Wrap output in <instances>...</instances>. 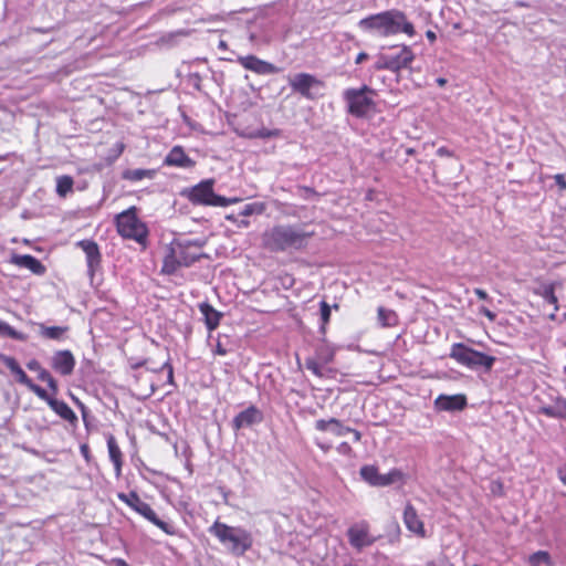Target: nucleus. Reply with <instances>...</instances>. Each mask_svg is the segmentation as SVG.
<instances>
[{"label": "nucleus", "instance_id": "45", "mask_svg": "<svg viewBox=\"0 0 566 566\" xmlns=\"http://www.w3.org/2000/svg\"><path fill=\"white\" fill-rule=\"evenodd\" d=\"M318 360L322 363V364H328L333 360L334 358V354L332 352H318Z\"/></svg>", "mask_w": 566, "mask_h": 566}, {"label": "nucleus", "instance_id": "38", "mask_svg": "<svg viewBox=\"0 0 566 566\" xmlns=\"http://www.w3.org/2000/svg\"><path fill=\"white\" fill-rule=\"evenodd\" d=\"M239 200H240L239 198H226V197L219 196L217 193H213L210 206L227 207V206L238 202Z\"/></svg>", "mask_w": 566, "mask_h": 566}, {"label": "nucleus", "instance_id": "53", "mask_svg": "<svg viewBox=\"0 0 566 566\" xmlns=\"http://www.w3.org/2000/svg\"><path fill=\"white\" fill-rule=\"evenodd\" d=\"M555 181L562 189H566V180L563 175H556Z\"/></svg>", "mask_w": 566, "mask_h": 566}, {"label": "nucleus", "instance_id": "60", "mask_svg": "<svg viewBox=\"0 0 566 566\" xmlns=\"http://www.w3.org/2000/svg\"><path fill=\"white\" fill-rule=\"evenodd\" d=\"M114 566H130L124 559L117 558L113 560Z\"/></svg>", "mask_w": 566, "mask_h": 566}, {"label": "nucleus", "instance_id": "31", "mask_svg": "<svg viewBox=\"0 0 566 566\" xmlns=\"http://www.w3.org/2000/svg\"><path fill=\"white\" fill-rule=\"evenodd\" d=\"M378 322L382 327H391L397 325L398 316L392 310L378 307Z\"/></svg>", "mask_w": 566, "mask_h": 566}, {"label": "nucleus", "instance_id": "13", "mask_svg": "<svg viewBox=\"0 0 566 566\" xmlns=\"http://www.w3.org/2000/svg\"><path fill=\"white\" fill-rule=\"evenodd\" d=\"M213 179H206L193 186L188 195V199L195 205L210 206L213 197Z\"/></svg>", "mask_w": 566, "mask_h": 566}, {"label": "nucleus", "instance_id": "28", "mask_svg": "<svg viewBox=\"0 0 566 566\" xmlns=\"http://www.w3.org/2000/svg\"><path fill=\"white\" fill-rule=\"evenodd\" d=\"M535 294L543 297L548 304L554 306V310H558V300L555 295V284H542L535 290Z\"/></svg>", "mask_w": 566, "mask_h": 566}, {"label": "nucleus", "instance_id": "8", "mask_svg": "<svg viewBox=\"0 0 566 566\" xmlns=\"http://www.w3.org/2000/svg\"><path fill=\"white\" fill-rule=\"evenodd\" d=\"M287 80L293 92L311 101L318 96L317 90L323 86L322 81L308 73H297Z\"/></svg>", "mask_w": 566, "mask_h": 566}, {"label": "nucleus", "instance_id": "18", "mask_svg": "<svg viewBox=\"0 0 566 566\" xmlns=\"http://www.w3.org/2000/svg\"><path fill=\"white\" fill-rule=\"evenodd\" d=\"M11 263L20 268H25L36 275H43L46 272L45 266L30 254H14L11 258Z\"/></svg>", "mask_w": 566, "mask_h": 566}, {"label": "nucleus", "instance_id": "1", "mask_svg": "<svg viewBox=\"0 0 566 566\" xmlns=\"http://www.w3.org/2000/svg\"><path fill=\"white\" fill-rule=\"evenodd\" d=\"M358 27L365 32L379 36H390L401 32L413 36L416 33L413 24L408 21L405 12L397 9L368 15L358 22Z\"/></svg>", "mask_w": 566, "mask_h": 566}, {"label": "nucleus", "instance_id": "9", "mask_svg": "<svg viewBox=\"0 0 566 566\" xmlns=\"http://www.w3.org/2000/svg\"><path fill=\"white\" fill-rule=\"evenodd\" d=\"M347 538L350 546L360 552L363 548L371 546L379 536L370 534V527L366 521H359L347 530Z\"/></svg>", "mask_w": 566, "mask_h": 566}, {"label": "nucleus", "instance_id": "35", "mask_svg": "<svg viewBox=\"0 0 566 566\" xmlns=\"http://www.w3.org/2000/svg\"><path fill=\"white\" fill-rule=\"evenodd\" d=\"M73 179L70 176H61L56 180V192L61 197H65L73 188Z\"/></svg>", "mask_w": 566, "mask_h": 566}, {"label": "nucleus", "instance_id": "10", "mask_svg": "<svg viewBox=\"0 0 566 566\" xmlns=\"http://www.w3.org/2000/svg\"><path fill=\"white\" fill-rule=\"evenodd\" d=\"M122 501H124L128 506H130L133 510L138 512L140 515H143L145 518H147L149 522H151L154 525L159 527L161 531H164L168 535H174L176 533L175 527L167 522L158 518L156 513L151 510V507L142 501V497H119Z\"/></svg>", "mask_w": 566, "mask_h": 566}, {"label": "nucleus", "instance_id": "51", "mask_svg": "<svg viewBox=\"0 0 566 566\" xmlns=\"http://www.w3.org/2000/svg\"><path fill=\"white\" fill-rule=\"evenodd\" d=\"M558 478L566 485V464H563L558 468Z\"/></svg>", "mask_w": 566, "mask_h": 566}, {"label": "nucleus", "instance_id": "52", "mask_svg": "<svg viewBox=\"0 0 566 566\" xmlns=\"http://www.w3.org/2000/svg\"><path fill=\"white\" fill-rule=\"evenodd\" d=\"M337 450H338V452H340L343 454H348L352 451V448L347 442H342L338 446Z\"/></svg>", "mask_w": 566, "mask_h": 566}, {"label": "nucleus", "instance_id": "55", "mask_svg": "<svg viewBox=\"0 0 566 566\" xmlns=\"http://www.w3.org/2000/svg\"><path fill=\"white\" fill-rule=\"evenodd\" d=\"M474 293H475V295H476L480 300H488V298H489V295H488V293H486L484 290L475 289V290H474Z\"/></svg>", "mask_w": 566, "mask_h": 566}, {"label": "nucleus", "instance_id": "22", "mask_svg": "<svg viewBox=\"0 0 566 566\" xmlns=\"http://www.w3.org/2000/svg\"><path fill=\"white\" fill-rule=\"evenodd\" d=\"M403 522L410 532L418 535L424 534L423 523L420 521L416 510L411 505H407L405 509Z\"/></svg>", "mask_w": 566, "mask_h": 566}, {"label": "nucleus", "instance_id": "24", "mask_svg": "<svg viewBox=\"0 0 566 566\" xmlns=\"http://www.w3.org/2000/svg\"><path fill=\"white\" fill-rule=\"evenodd\" d=\"M539 413L555 419H566V399L557 398L553 405L539 408Z\"/></svg>", "mask_w": 566, "mask_h": 566}, {"label": "nucleus", "instance_id": "59", "mask_svg": "<svg viewBox=\"0 0 566 566\" xmlns=\"http://www.w3.org/2000/svg\"><path fill=\"white\" fill-rule=\"evenodd\" d=\"M426 36H427V39H428L430 42H434V41H436V39H437L436 33H434L433 31H431V30H428V31L426 32Z\"/></svg>", "mask_w": 566, "mask_h": 566}, {"label": "nucleus", "instance_id": "4", "mask_svg": "<svg viewBox=\"0 0 566 566\" xmlns=\"http://www.w3.org/2000/svg\"><path fill=\"white\" fill-rule=\"evenodd\" d=\"M375 95V90L367 85H363L360 88L345 90L343 97L347 104V112L357 118L368 116L376 108V103L373 98Z\"/></svg>", "mask_w": 566, "mask_h": 566}, {"label": "nucleus", "instance_id": "7", "mask_svg": "<svg viewBox=\"0 0 566 566\" xmlns=\"http://www.w3.org/2000/svg\"><path fill=\"white\" fill-rule=\"evenodd\" d=\"M413 59L415 54L411 49L408 45H401L399 52L396 54H379L374 64V69L377 71L388 70L399 73L400 70L408 67Z\"/></svg>", "mask_w": 566, "mask_h": 566}, {"label": "nucleus", "instance_id": "17", "mask_svg": "<svg viewBox=\"0 0 566 566\" xmlns=\"http://www.w3.org/2000/svg\"><path fill=\"white\" fill-rule=\"evenodd\" d=\"M262 420V411L259 410L255 406H250L234 417V419L232 420V428L234 430H240L242 428L260 423Z\"/></svg>", "mask_w": 566, "mask_h": 566}, {"label": "nucleus", "instance_id": "40", "mask_svg": "<svg viewBox=\"0 0 566 566\" xmlns=\"http://www.w3.org/2000/svg\"><path fill=\"white\" fill-rule=\"evenodd\" d=\"M28 389H30L33 394H35L40 399L44 400L46 403H49L50 399H53V396H50L45 389L34 384L33 381L28 387Z\"/></svg>", "mask_w": 566, "mask_h": 566}, {"label": "nucleus", "instance_id": "39", "mask_svg": "<svg viewBox=\"0 0 566 566\" xmlns=\"http://www.w3.org/2000/svg\"><path fill=\"white\" fill-rule=\"evenodd\" d=\"M319 307H321V319H322L321 332L325 333V325L329 322V318H331V306L327 304V302L322 301L319 303Z\"/></svg>", "mask_w": 566, "mask_h": 566}, {"label": "nucleus", "instance_id": "36", "mask_svg": "<svg viewBox=\"0 0 566 566\" xmlns=\"http://www.w3.org/2000/svg\"><path fill=\"white\" fill-rule=\"evenodd\" d=\"M528 563L531 566H551V556L545 551H538L528 557Z\"/></svg>", "mask_w": 566, "mask_h": 566}, {"label": "nucleus", "instance_id": "21", "mask_svg": "<svg viewBox=\"0 0 566 566\" xmlns=\"http://www.w3.org/2000/svg\"><path fill=\"white\" fill-rule=\"evenodd\" d=\"M199 311L205 317V324L209 331L216 329L219 324L220 319L222 317V313L218 312L216 308H213L212 305H210L207 302H202L199 304Z\"/></svg>", "mask_w": 566, "mask_h": 566}, {"label": "nucleus", "instance_id": "47", "mask_svg": "<svg viewBox=\"0 0 566 566\" xmlns=\"http://www.w3.org/2000/svg\"><path fill=\"white\" fill-rule=\"evenodd\" d=\"M479 313L484 315L485 317H488L491 322L495 321V318H496V314L493 313L492 311H490L485 306H481L479 310Z\"/></svg>", "mask_w": 566, "mask_h": 566}, {"label": "nucleus", "instance_id": "11", "mask_svg": "<svg viewBox=\"0 0 566 566\" xmlns=\"http://www.w3.org/2000/svg\"><path fill=\"white\" fill-rule=\"evenodd\" d=\"M203 245L202 242L196 241H177L171 244L174 252L177 254V258L182 266L188 268L192 265L195 262L200 260L203 254L199 253L197 250L201 249Z\"/></svg>", "mask_w": 566, "mask_h": 566}, {"label": "nucleus", "instance_id": "30", "mask_svg": "<svg viewBox=\"0 0 566 566\" xmlns=\"http://www.w3.org/2000/svg\"><path fill=\"white\" fill-rule=\"evenodd\" d=\"M155 176V170L151 169H127L123 172V179L129 181H139L145 178L151 179Z\"/></svg>", "mask_w": 566, "mask_h": 566}, {"label": "nucleus", "instance_id": "25", "mask_svg": "<svg viewBox=\"0 0 566 566\" xmlns=\"http://www.w3.org/2000/svg\"><path fill=\"white\" fill-rule=\"evenodd\" d=\"M39 335L46 339L63 340L69 332V326H46L43 323L36 324Z\"/></svg>", "mask_w": 566, "mask_h": 566}, {"label": "nucleus", "instance_id": "64", "mask_svg": "<svg viewBox=\"0 0 566 566\" xmlns=\"http://www.w3.org/2000/svg\"><path fill=\"white\" fill-rule=\"evenodd\" d=\"M437 82L439 85H443L447 81L444 78H438Z\"/></svg>", "mask_w": 566, "mask_h": 566}, {"label": "nucleus", "instance_id": "61", "mask_svg": "<svg viewBox=\"0 0 566 566\" xmlns=\"http://www.w3.org/2000/svg\"><path fill=\"white\" fill-rule=\"evenodd\" d=\"M74 400H75V402L80 406V408L82 409L83 418L85 419V417H86V409H85V406H84L80 400H77V399H75V398H74Z\"/></svg>", "mask_w": 566, "mask_h": 566}, {"label": "nucleus", "instance_id": "46", "mask_svg": "<svg viewBox=\"0 0 566 566\" xmlns=\"http://www.w3.org/2000/svg\"><path fill=\"white\" fill-rule=\"evenodd\" d=\"M160 369H167V378H168V382L170 385L174 384V368L172 366L170 365L169 360L165 361L161 366H160Z\"/></svg>", "mask_w": 566, "mask_h": 566}, {"label": "nucleus", "instance_id": "32", "mask_svg": "<svg viewBox=\"0 0 566 566\" xmlns=\"http://www.w3.org/2000/svg\"><path fill=\"white\" fill-rule=\"evenodd\" d=\"M359 474L365 482L376 486V482L378 481L379 478V471L375 465L361 467L359 470Z\"/></svg>", "mask_w": 566, "mask_h": 566}, {"label": "nucleus", "instance_id": "44", "mask_svg": "<svg viewBox=\"0 0 566 566\" xmlns=\"http://www.w3.org/2000/svg\"><path fill=\"white\" fill-rule=\"evenodd\" d=\"M280 135V130L279 129H268V128H262L260 130H258L255 133V136L256 137H260V138H272V137H277Z\"/></svg>", "mask_w": 566, "mask_h": 566}, {"label": "nucleus", "instance_id": "41", "mask_svg": "<svg viewBox=\"0 0 566 566\" xmlns=\"http://www.w3.org/2000/svg\"><path fill=\"white\" fill-rule=\"evenodd\" d=\"M1 361L4 364V366L13 374L19 367H21L15 358L11 356H4L2 355L0 357Z\"/></svg>", "mask_w": 566, "mask_h": 566}, {"label": "nucleus", "instance_id": "54", "mask_svg": "<svg viewBox=\"0 0 566 566\" xmlns=\"http://www.w3.org/2000/svg\"><path fill=\"white\" fill-rule=\"evenodd\" d=\"M301 190L304 192L303 197L305 199H310L311 196L316 195L315 190L312 188H308V187H303V188H301Z\"/></svg>", "mask_w": 566, "mask_h": 566}, {"label": "nucleus", "instance_id": "48", "mask_svg": "<svg viewBox=\"0 0 566 566\" xmlns=\"http://www.w3.org/2000/svg\"><path fill=\"white\" fill-rule=\"evenodd\" d=\"M27 367L29 370L36 373L43 368L36 359H31L30 361H28Z\"/></svg>", "mask_w": 566, "mask_h": 566}, {"label": "nucleus", "instance_id": "33", "mask_svg": "<svg viewBox=\"0 0 566 566\" xmlns=\"http://www.w3.org/2000/svg\"><path fill=\"white\" fill-rule=\"evenodd\" d=\"M305 367L319 378L327 377L328 374L332 373L331 368L324 369L321 366L319 360L312 357L305 359Z\"/></svg>", "mask_w": 566, "mask_h": 566}, {"label": "nucleus", "instance_id": "19", "mask_svg": "<svg viewBox=\"0 0 566 566\" xmlns=\"http://www.w3.org/2000/svg\"><path fill=\"white\" fill-rule=\"evenodd\" d=\"M165 165L176 166L180 168H191L195 166V161L188 157L184 149L179 146H175L166 156Z\"/></svg>", "mask_w": 566, "mask_h": 566}, {"label": "nucleus", "instance_id": "5", "mask_svg": "<svg viewBox=\"0 0 566 566\" xmlns=\"http://www.w3.org/2000/svg\"><path fill=\"white\" fill-rule=\"evenodd\" d=\"M449 357L470 369L484 368L490 371L496 360L494 356L478 352L463 343H454L451 346Z\"/></svg>", "mask_w": 566, "mask_h": 566}, {"label": "nucleus", "instance_id": "56", "mask_svg": "<svg viewBox=\"0 0 566 566\" xmlns=\"http://www.w3.org/2000/svg\"><path fill=\"white\" fill-rule=\"evenodd\" d=\"M214 354L224 356L227 354V349L220 343H218L214 349Z\"/></svg>", "mask_w": 566, "mask_h": 566}, {"label": "nucleus", "instance_id": "16", "mask_svg": "<svg viewBox=\"0 0 566 566\" xmlns=\"http://www.w3.org/2000/svg\"><path fill=\"white\" fill-rule=\"evenodd\" d=\"M51 367L62 376H69L75 367V358L69 350H57L51 358Z\"/></svg>", "mask_w": 566, "mask_h": 566}, {"label": "nucleus", "instance_id": "43", "mask_svg": "<svg viewBox=\"0 0 566 566\" xmlns=\"http://www.w3.org/2000/svg\"><path fill=\"white\" fill-rule=\"evenodd\" d=\"M13 375L17 377V381L24 385L25 387H29L32 382V380L28 377V375L24 373V370L19 367Z\"/></svg>", "mask_w": 566, "mask_h": 566}, {"label": "nucleus", "instance_id": "50", "mask_svg": "<svg viewBox=\"0 0 566 566\" xmlns=\"http://www.w3.org/2000/svg\"><path fill=\"white\" fill-rule=\"evenodd\" d=\"M49 388L52 390V394L53 395H56L57 391H59V386H57V381L51 377L48 381H46Z\"/></svg>", "mask_w": 566, "mask_h": 566}, {"label": "nucleus", "instance_id": "42", "mask_svg": "<svg viewBox=\"0 0 566 566\" xmlns=\"http://www.w3.org/2000/svg\"><path fill=\"white\" fill-rule=\"evenodd\" d=\"M1 361L4 364V366L13 374L19 367H21L15 358L11 356H4L2 355L0 357Z\"/></svg>", "mask_w": 566, "mask_h": 566}, {"label": "nucleus", "instance_id": "37", "mask_svg": "<svg viewBox=\"0 0 566 566\" xmlns=\"http://www.w3.org/2000/svg\"><path fill=\"white\" fill-rule=\"evenodd\" d=\"M265 206L262 202H253L248 203L243 207L240 216H252V214H262L264 212Z\"/></svg>", "mask_w": 566, "mask_h": 566}, {"label": "nucleus", "instance_id": "6", "mask_svg": "<svg viewBox=\"0 0 566 566\" xmlns=\"http://www.w3.org/2000/svg\"><path fill=\"white\" fill-rule=\"evenodd\" d=\"M118 233L127 239L144 244L148 234L146 226L136 216V208L132 207L117 217Z\"/></svg>", "mask_w": 566, "mask_h": 566}, {"label": "nucleus", "instance_id": "3", "mask_svg": "<svg viewBox=\"0 0 566 566\" xmlns=\"http://www.w3.org/2000/svg\"><path fill=\"white\" fill-rule=\"evenodd\" d=\"M209 532L235 556L244 555L253 544L251 533L241 527H233L220 522H214L213 525L210 526Z\"/></svg>", "mask_w": 566, "mask_h": 566}, {"label": "nucleus", "instance_id": "23", "mask_svg": "<svg viewBox=\"0 0 566 566\" xmlns=\"http://www.w3.org/2000/svg\"><path fill=\"white\" fill-rule=\"evenodd\" d=\"M50 408L59 415L63 420L74 424L77 422V417L74 411L62 400L53 399L49 400Z\"/></svg>", "mask_w": 566, "mask_h": 566}, {"label": "nucleus", "instance_id": "15", "mask_svg": "<svg viewBox=\"0 0 566 566\" xmlns=\"http://www.w3.org/2000/svg\"><path fill=\"white\" fill-rule=\"evenodd\" d=\"M238 61L244 69L260 75L276 74L280 72L279 67L256 57L255 55L240 56Z\"/></svg>", "mask_w": 566, "mask_h": 566}, {"label": "nucleus", "instance_id": "63", "mask_svg": "<svg viewBox=\"0 0 566 566\" xmlns=\"http://www.w3.org/2000/svg\"><path fill=\"white\" fill-rule=\"evenodd\" d=\"M81 451H82V453H83L85 457H87V453H88V447H87L86 444H83V446L81 447Z\"/></svg>", "mask_w": 566, "mask_h": 566}, {"label": "nucleus", "instance_id": "62", "mask_svg": "<svg viewBox=\"0 0 566 566\" xmlns=\"http://www.w3.org/2000/svg\"><path fill=\"white\" fill-rule=\"evenodd\" d=\"M438 154H439V155H441V156H442V155H447V156H449V155H450V151H449L447 148L441 147V148H439V149H438Z\"/></svg>", "mask_w": 566, "mask_h": 566}, {"label": "nucleus", "instance_id": "2", "mask_svg": "<svg viewBox=\"0 0 566 566\" xmlns=\"http://www.w3.org/2000/svg\"><path fill=\"white\" fill-rule=\"evenodd\" d=\"M311 237L298 226L279 224L263 233L262 243L271 252H286L304 249Z\"/></svg>", "mask_w": 566, "mask_h": 566}, {"label": "nucleus", "instance_id": "12", "mask_svg": "<svg viewBox=\"0 0 566 566\" xmlns=\"http://www.w3.org/2000/svg\"><path fill=\"white\" fill-rule=\"evenodd\" d=\"M77 245L84 251L86 255L87 275L93 281L95 272L99 269L102 255L97 243L93 240H82Z\"/></svg>", "mask_w": 566, "mask_h": 566}, {"label": "nucleus", "instance_id": "57", "mask_svg": "<svg viewBox=\"0 0 566 566\" xmlns=\"http://www.w3.org/2000/svg\"><path fill=\"white\" fill-rule=\"evenodd\" d=\"M367 59H368V54H367V53H365V52H360V53H358V55L356 56L355 62H356L357 64H360V63H363L364 61H366Z\"/></svg>", "mask_w": 566, "mask_h": 566}, {"label": "nucleus", "instance_id": "20", "mask_svg": "<svg viewBox=\"0 0 566 566\" xmlns=\"http://www.w3.org/2000/svg\"><path fill=\"white\" fill-rule=\"evenodd\" d=\"M315 429L318 431H329L336 437H343L346 433H349L350 428L345 427L340 420L336 418H331L328 420L319 419L315 422Z\"/></svg>", "mask_w": 566, "mask_h": 566}, {"label": "nucleus", "instance_id": "58", "mask_svg": "<svg viewBox=\"0 0 566 566\" xmlns=\"http://www.w3.org/2000/svg\"><path fill=\"white\" fill-rule=\"evenodd\" d=\"M349 432L354 436V442H359L361 440V433L358 430L350 428Z\"/></svg>", "mask_w": 566, "mask_h": 566}, {"label": "nucleus", "instance_id": "49", "mask_svg": "<svg viewBox=\"0 0 566 566\" xmlns=\"http://www.w3.org/2000/svg\"><path fill=\"white\" fill-rule=\"evenodd\" d=\"M51 377H52V375L44 368H42L40 371H38V378L41 381L46 382Z\"/></svg>", "mask_w": 566, "mask_h": 566}, {"label": "nucleus", "instance_id": "14", "mask_svg": "<svg viewBox=\"0 0 566 566\" xmlns=\"http://www.w3.org/2000/svg\"><path fill=\"white\" fill-rule=\"evenodd\" d=\"M468 405V400L465 395L457 394V395H439L434 400V408L439 411H461Z\"/></svg>", "mask_w": 566, "mask_h": 566}, {"label": "nucleus", "instance_id": "34", "mask_svg": "<svg viewBox=\"0 0 566 566\" xmlns=\"http://www.w3.org/2000/svg\"><path fill=\"white\" fill-rule=\"evenodd\" d=\"M0 336H7L21 342H25L28 339L27 334L15 331L12 326L3 321H0Z\"/></svg>", "mask_w": 566, "mask_h": 566}, {"label": "nucleus", "instance_id": "26", "mask_svg": "<svg viewBox=\"0 0 566 566\" xmlns=\"http://www.w3.org/2000/svg\"><path fill=\"white\" fill-rule=\"evenodd\" d=\"M405 479H406V475L401 470L394 469L385 474L379 473V478H378V481L376 482V486L402 484L405 482Z\"/></svg>", "mask_w": 566, "mask_h": 566}, {"label": "nucleus", "instance_id": "27", "mask_svg": "<svg viewBox=\"0 0 566 566\" xmlns=\"http://www.w3.org/2000/svg\"><path fill=\"white\" fill-rule=\"evenodd\" d=\"M107 448H108V454H109V459L111 461L113 462L114 467H115V471L117 473V475L119 474L120 472V468H122V452H120V449L116 442V439L114 438V436L109 434L107 437Z\"/></svg>", "mask_w": 566, "mask_h": 566}, {"label": "nucleus", "instance_id": "29", "mask_svg": "<svg viewBox=\"0 0 566 566\" xmlns=\"http://www.w3.org/2000/svg\"><path fill=\"white\" fill-rule=\"evenodd\" d=\"M181 263L179 262L177 254L174 252L172 248L170 247L169 252L164 259V264L161 272L168 275L174 274L179 268H181Z\"/></svg>", "mask_w": 566, "mask_h": 566}]
</instances>
